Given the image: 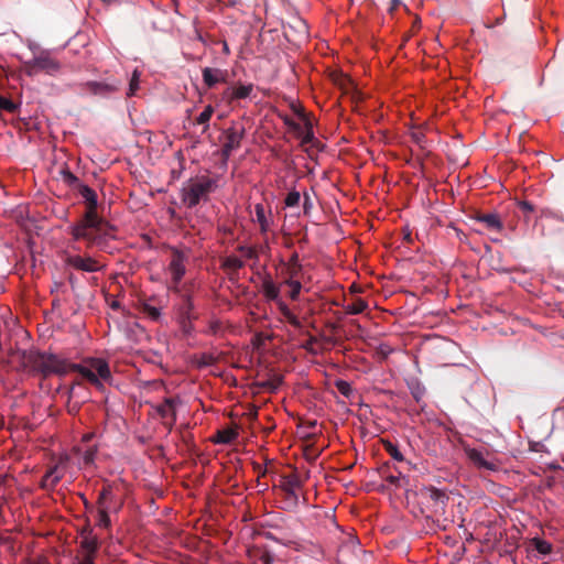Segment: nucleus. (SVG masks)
Returning <instances> with one entry per match:
<instances>
[{
  "label": "nucleus",
  "mask_w": 564,
  "mask_h": 564,
  "mask_svg": "<svg viewBox=\"0 0 564 564\" xmlns=\"http://www.w3.org/2000/svg\"><path fill=\"white\" fill-rule=\"evenodd\" d=\"M85 199L86 212L84 216L70 227V234L75 240H85L87 247L104 249L109 239L115 238L116 228L97 214V194L88 185L83 184L77 188Z\"/></svg>",
  "instance_id": "obj_1"
},
{
  "label": "nucleus",
  "mask_w": 564,
  "mask_h": 564,
  "mask_svg": "<svg viewBox=\"0 0 564 564\" xmlns=\"http://www.w3.org/2000/svg\"><path fill=\"white\" fill-rule=\"evenodd\" d=\"M33 368L41 372L43 377L51 375L64 376L69 371L80 373L93 386H101L97 376L83 365L72 364L55 354L37 352L32 358Z\"/></svg>",
  "instance_id": "obj_2"
},
{
  "label": "nucleus",
  "mask_w": 564,
  "mask_h": 564,
  "mask_svg": "<svg viewBox=\"0 0 564 564\" xmlns=\"http://www.w3.org/2000/svg\"><path fill=\"white\" fill-rule=\"evenodd\" d=\"M217 188V180L207 175L192 177L181 189V199L187 208H194L200 202H207L209 194Z\"/></svg>",
  "instance_id": "obj_3"
},
{
  "label": "nucleus",
  "mask_w": 564,
  "mask_h": 564,
  "mask_svg": "<svg viewBox=\"0 0 564 564\" xmlns=\"http://www.w3.org/2000/svg\"><path fill=\"white\" fill-rule=\"evenodd\" d=\"M416 495L419 496L421 502L425 503L426 507L435 513L443 512L448 502V496L446 491L433 486L421 487Z\"/></svg>",
  "instance_id": "obj_4"
},
{
  "label": "nucleus",
  "mask_w": 564,
  "mask_h": 564,
  "mask_svg": "<svg viewBox=\"0 0 564 564\" xmlns=\"http://www.w3.org/2000/svg\"><path fill=\"white\" fill-rule=\"evenodd\" d=\"M63 262L66 267L87 273H94L105 269V264L100 263L99 260L90 256L64 252Z\"/></svg>",
  "instance_id": "obj_5"
},
{
  "label": "nucleus",
  "mask_w": 564,
  "mask_h": 564,
  "mask_svg": "<svg viewBox=\"0 0 564 564\" xmlns=\"http://www.w3.org/2000/svg\"><path fill=\"white\" fill-rule=\"evenodd\" d=\"M464 453L469 462L480 470L497 471L499 469V463L496 458H488L489 452L473 448L468 445L463 446Z\"/></svg>",
  "instance_id": "obj_6"
},
{
  "label": "nucleus",
  "mask_w": 564,
  "mask_h": 564,
  "mask_svg": "<svg viewBox=\"0 0 564 564\" xmlns=\"http://www.w3.org/2000/svg\"><path fill=\"white\" fill-rule=\"evenodd\" d=\"M25 67L29 75H35L40 72L54 75L59 70L61 65L48 53H41L32 61L26 62Z\"/></svg>",
  "instance_id": "obj_7"
},
{
  "label": "nucleus",
  "mask_w": 564,
  "mask_h": 564,
  "mask_svg": "<svg viewBox=\"0 0 564 564\" xmlns=\"http://www.w3.org/2000/svg\"><path fill=\"white\" fill-rule=\"evenodd\" d=\"M188 259V254L181 249H171V261L169 264V271L172 276V282L176 286L183 279L186 272L185 263Z\"/></svg>",
  "instance_id": "obj_8"
},
{
  "label": "nucleus",
  "mask_w": 564,
  "mask_h": 564,
  "mask_svg": "<svg viewBox=\"0 0 564 564\" xmlns=\"http://www.w3.org/2000/svg\"><path fill=\"white\" fill-rule=\"evenodd\" d=\"M122 83L119 79L104 80V82H87L82 85V91L95 96H109L118 91Z\"/></svg>",
  "instance_id": "obj_9"
},
{
  "label": "nucleus",
  "mask_w": 564,
  "mask_h": 564,
  "mask_svg": "<svg viewBox=\"0 0 564 564\" xmlns=\"http://www.w3.org/2000/svg\"><path fill=\"white\" fill-rule=\"evenodd\" d=\"M359 542L349 538L338 550V557L343 564H355V558L362 553Z\"/></svg>",
  "instance_id": "obj_10"
},
{
  "label": "nucleus",
  "mask_w": 564,
  "mask_h": 564,
  "mask_svg": "<svg viewBox=\"0 0 564 564\" xmlns=\"http://www.w3.org/2000/svg\"><path fill=\"white\" fill-rule=\"evenodd\" d=\"M181 404L180 398H166L161 404L156 406V411L164 420H170L165 424L172 429L176 422V408Z\"/></svg>",
  "instance_id": "obj_11"
},
{
  "label": "nucleus",
  "mask_w": 564,
  "mask_h": 564,
  "mask_svg": "<svg viewBox=\"0 0 564 564\" xmlns=\"http://www.w3.org/2000/svg\"><path fill=\"white\" fill-rule=\"evenodd\" d=\"M88 366L86 368L90 369L98 378L99 382L105 381L109 382L111 380V371L108 362L101 358H89L86 360ZM102 384V383H100ZM97 388H101L102 386H96Z\"/></svg>",
  "instance_id": "obj_12"
},
{
  "label": "nucleus",
  "mask_w": 564,
  "mask_h": 564,
  "mask_svg": "<svg viewBox=\"0 0 564 564\" xmlns=\"http://www.w3.org/2000/svg\"><path fill=\"white\" fill-rule=\"evenodd\" d=\"M243 138V130L238 131L236 128H228L225 131V141L223 143V155L228 158L232 151L240 147Z\"/></svg>",
  "instance_id": "obj_13"
},
{
  "label": "nucleus",
  "mask_w": 564,
  "mask_h": 564,
  "mask_svg": "<svg viewBox=\"0 0 564 564\" xmlns=\"http://www.w3.org/2000/svg\"><path fill=\"white\" fill-rule=\"evenodd\" d=\"M302 487V480L299 475L291 474L284 477V481L282 485V489L286 495V500L290 505L296 506L299 501V496L296 494V489Z\"/></svg>",
  "instance_id": "obj_14"
},
{
  "label": "nucleus",
  "mask_w": 564,
  "mask_h": 564,
  "mask_svg": "<svg viewBox=\"0 0 564 564\" xmlns=\"http://www.w3.org/2000/svg\"><path fill=\"white\" fill-rule=\"evenodd\" d=\"M203 82L208 88H213L219 83H225L227 70L220 68L205 67L202 70Z\"/></svg>",
  "instance_id": "obj_15"
},
{
  "label": "nucleus",
  "mask_w": 564,
  "mask_h": 564,
  "mask_svg": "<svg viewBox=\"0 0 564 564\" xmlns=\"http://www.w3.org/2000/svg\"><path fill=\"white\" fill-rule=\"evenodd\" d=\"M62 478L63 473L59 470L58 466L55 465L45 473L41 480L40 487L47 491L53 490L62 480Z\"/></svg>",
  "instance_id": "obj_16"
},
{
  "label": "nucleus",
  "mask_w": 564,
  "mask_h": 564,
  "mask_svg": "<svg viewBox=\"0 0 564 564\" xmlns=\"http://www.w3.org/2000/svg\"><path fill=\"white\" fill-rule=\"evenodd\" d=\"M243 261L236 256H228L221 262V268L227 272L230 280L238 274V271L243 268Z\"/></svg>",
  "instance_id": "obj_17"
},
{
  "label": "nucleus",
  "mask_w": 564,
  "mask_h": 564,
  "mask_svg": "<svg viewBox=\"0 0 564 564\" xmlns=\"http://www.w3.org/2000/svg\"><path fill=\"white\" fill-rule=\"evenodd\" d=\"M80 546L85 551V555L95 557L99 549V540L97 535L88 532V535H84V539H82Z\"/></svg>",
  "instance_id": "obj_18"
},
{
  "label": "nucleus",
  "mask_w": 564,
  "mask_h": 564,
  "mask_svg": "<svg viewBox=\"0 0 564 564\" xmlns=\"http://www.w3.org/2000/svg\"><path fill=\"white\" fill-rule=\"evenodd\" d=\"M115 499L113 487L109 482H105L102 489L99 491L97 499V508H110V502Z\"/></svg>",
  "instance_id": "obj_19"
},
{
  "label": "nucleus",
  "mask_w": 564,
  "mask_h": 564,
  "mask_svg": "<svg viewBox=\"0 0 564 564\" xmlns=\"http://www.w3.org/2000/svg\"><path fill=\"white\" fill-rule=\"evenodd\" d=\"M262 293L269 301H278L279 299L280 289L269 275L263 279Z\"/></svg>",
  "instance_id": "obj_20"
},
{
  "label": "nucleus",
  "mask_w": 564,
  "mask_h": 564,
  "mask_svg": "<svg viewBox=\"0 0 564 564\" xmlns=\"http://www.w3.org/2000/svg\"><path fill=\"white\" fill-rule=\"evenodd\" d=\"M253 89L252 84L248 85H238L237 87L232 89H228L225 95L231 100V99H245L248 98Z\"/></svg>",
  "instance_id": "obj_21"
},
{
  "label": "nucleus",
  "mask_w": 564,
  "mask_h": 564,
  "mask_svg": "<svg viewBox=\"0 0 564 564\" xmlns=\"http://www.w3.org/2000/svg\"><path fill=\"white\" fill-rule=\"evenodd\" d=\"M476 219L488 229L498 230L502 229V223L497 214H479Z\"/></svg>",
  "instance_id": "obj_22"
},
{
  "label": "nucleus",
  "mask_w": 564,
  "mask_h": 564,
  "mask_svg": "<svg viewBox=\"0 0 564 564\" xmlns=\"http://www.w3.org/2000/svg\"><path fill=\"white\" fill-rule=\"evenodd\" d=\"M182 297H183V303L180 307V311H181V316H182V323L184 325V328H186V321L189 322L192 318H194V316L192 315V312L194 310V304L188 294L185 293L182 295Z\"/></svg>",
  "instance_id": "obj_23"
},
{
  "label": "nucleus",
  "mask_w": 564,
  "mask_h": 564,
  "mask_svg": "<svg viewBox=\"0 0 564 564\" xmlns=\"http://www.w3.org/2000/svg\"><path fill=\"white\" fill-rule=\"evenodd\" d=\"M238 437V431L236 429H224L217 431L214 442L218 444H230Z\"/></svg>",
  "instance_id": "obj_24"
},
{
  "label": "nucleus",
  "mask_w": 564,
  "mask_h": 564,
  "mask_svg": "<svg viewBox=\"0 0 564 564\" xmlns=\"http://www.w3.org/2000/svg\"><path fill=\"white\" fill-rule=\"evenodd\" d=\"M517 207L525 223L530 221L532 215L535 213V206L528 200H517Z\"/></svg>",
  "instance_id": "obj_25"
},
{
  "label": "nucleus",
  "mask_w": 564,
  "mask_h": 564,
  "mask_svg": "<svg viewBox=\"0 0 564 564\" xmlns=\"http://www.w3.org/2000/svg\"><path fill=\"white\" fill-rule=\"evenodd\" d=\"M368 308V303L362 299H357L352 303L345 306L347 314L356 315L360 314Z\"/></svg>",
  "instance_id": "obj_26"
},
{
  "label": "nucleus",
  "mask_w": 564,
  "mask_h": 564,
  "mask_svg": "<svg viewBox=\"0 0 564 564\" xmlns=\"http://www.w3.org/2000/svg\"><path fill=\"white\" fill-rule=\"evenodd\" d=\"M281 384H282V377L278 376V375H274L269 380H265V381H262V382L258 383V386L261 389L267 390L269 392L276 391Z\"/></svg>",
  "instance_id": "obj_27"
},
{
  "label": "nucleus",
  "mask_w": 564,
  "mask_h": 564,
  "mask_svg": "<svg viewBox=\"0 0 564 564\" xmlns=\"http://www.w3.org/2000/svg\"><path fill=\"white\" fill-rule=\"evenodd\" d=\"M140 311L148 317H150L152 321H159L161 317L160 308L151 305L149 302H142L140 304Z\"/></svg>",
  "instance_id": "obj_28"
},
{
  "label": "nucleus",
  "mask_w": 564,
  "mask_h": 564,
  "mask_svg": "<svg viewBox=\"0 0 564 564\" xmlns=\"http://www.w3.org/2000/svg\"><path fill=\"white\" fill-rule=\"evenodd\" d=\"M288 270H289L290 278H297V275L302 271V265L300 263L297 252L292 253V256L289 260V263H288Z\"/></svg>",
  "instance_id": "obj_29"
},
{
  "label": "nucleus",
  "mask_w": 564,
  "mask_h": 564,
  "mask_svg": "<svg viewBox=\"0 0 564 564\" xmlns=\"http://www.w3.org/2000/svg\"><path fill=\"white\" fill-rule=\"evenodd\" d=\"M533 547L542 555H547L552 552V545L545 540L533 538L531 540Z\"/></svg>",
  "instance_id": "obj_30"
},
{
  "label": "nucleus",
  "mask_w": 564,
  "mask_h": 564,
  "mask_svg": "<svg viewBox=\"0 0 564 564\" xmlns=\"http://www.w3.org/2000/svg\"><path fill=\"white\" fill-rule=\"evenodd\" d=\"M382 444H383V447L384 449L387 451V453L395 460L398 462H403L404 460V456L403 454L400 452L399 447L393 444L392 442L390 441H382Z\"/></svg>",
  "instance_id": "obj_31"
},
{
  "label": "nucleus",
  "mask_w": 564,
  "mask_h": 564,
  "mask_svg": "<svg viewBox=\"0 0 564 564\" xmlns=\"http://www.w3.org/2000/svg\"><path fill=\"white\" fill-rule=\"evenodd\" d=\"M62 180L63 182L68 185L69 187H73L77 189L82 183L79 182L78 177L73 174L69 170L65 169L61 171Z\"/></svg>",
  "instance_id": "obj_32"
},
{
  "label": "nucleus",
  "mask_w": 564,
  "mask_h": 564,
  "mask_svg": "<svg viewBox=\"0 0 564 564\" xmlns=\"http://www.w3.org/2000/svg\"><path fill=\"white\" fill-rule=\"evenodd\" d=\"M98 509V520L97 525L104 529H109L111 527V520L108 514L109 508L100 507Z\"/></svg>",
  "instance_id": "obj_33"
},
{
  "label": "nucleus",
  "mask_w": 564,
  "mask_h": 564,
  "mask_svg": "<svg viewBox=\"0 0 564 564\" xmlns=\"http://www.w3.org/2000/svg\"><path fill=\"white\" fill-rule=\"evenodd\" d=\"M257 221L260 225L261 231L265 232L269 229V224L265 217L264 207L261 204H257L254 207Z\"/></svg>",
  "instance_id": "obj_34"
},
{
  "label": "nucleus",
  "mask_w": 564,
  "mask_h": 564,
  "mask_svg": "<svg viewBox=\"0 0 564 564\" xmlns=\"http://www.w3.org/2000/svg\"><path fill=\"white\" fill-rule=\"evenodd\" d=\"M302 145L310 144V143H318V140L315 138L313 128L310 121L305 122V132L302 131Z\"/></svg>",
  "instance_id": "obj_35"
},
{
  "label": "nucleus",
  "mask_w": 564,
  "mask_h": 564,
  "mask_svg": "<svg viewBox=\"0 0 564 564\" xmlns=\"http://www.w3.org/2000/svg\"><path fill=\"white\" fill-rule=\"evenodd\" d=\"M214 113L213 106L208 105L205 107L203 112L196 118L195 122L197 124H205L204 131L208 128V122Z\"/></svg>",
  "instance_id": "obj_36"
},
{
  "label": "nucleus",
  "mask_w": 564,
  "mask_h": 564,
  "mask_svg": "<svg viewBox=\"0 0 564 564\" xmlns=\"http://www.w3.org/2000/svg\"><path fill=\"white\" fill-rule=\"evenodd\" d=\"M286 284L291 288V292H290L291 300H293V301L297 300L301 289H302L301 282L295 280V278H289V280H286Z\"/></svg>",
  "instance_id": "obj_37"
},
{
  "label": "nucleus",
  "mask_w": 564,
  "mask_h": 564,
  "mask_svg": "<svg viewBox=\"0 0 564 564\" xmlns=\"http://www.w3.org/2000/svg\"><path fill=\"white\" fill-rule=\"evenodd\" d=\"M140 83V73L138 69H134L129 83V90L127 93L128 97L134 96L137 90L139 89Z\"/></svg>",
  "instance_id": "obj_38"
},
{
  "label": "nucleus",
  "mask_w": 564,
  "mask_h": 564,
  "mask_svg": "<svg viewBox=\"0 0 564 564\" xmlns=\"http://www.w3.org/2000/svg\"><path fill=\"white\" fill-rule=\"evenodd\" d=\"M335 387L337 388L338 392L346 398H349L354 391L350 383L345 380H337Z\"/></svg>",
  "instance_id": "obj_39"
},
{
  "label": "nucleus",
  "mask_w": 564,
  "mask_h": 564,
  "mask_svg": "<svg viewBox=\"0 0 564 564\" xmlns=\"http://www.w3.org/2000/svg\"><path fill=\"white\" fill-rule=\"evenodd\" d=\"M301 199V194L297 191H291L285 197V206L286 207H295L299 205Z\"/></svg>",
  "instance_id": "obj_40"
},
{
  "label": "nucleus",
  "mask_w": 564,
  "mask_h": 564,
  "mask_svg": "<svg viewBox=\"0 0 564 564\" xmlns=\"http://www.w3.org/2000/svg\"><path fill=\"white\" fill-rule=\"evenodd\" d=\"M18 109V106L10 99L0 95V110H6L10 113H14Z\"/></svg>",
  "instance_id": "obj_41"
},
{
  "label": "nucleus",
  "mask_w": 564,
  "mask_h": 564,
  "mask_svg": "<svg viewBox=\"0 0 564 564\" xmlns=\"http://www.w3.org/2000/svg\"><path fill=\"white\" fill-rule=\"evenodd\" d=\"M97 454V448L95 446H89L83 453V460L86 465L93 464Z\"/></svg>",
  "instance_id": "obj_42"
},
{
  "label": "nucleus",
  "mask_w": 564,
  "mask_h": 564,
  "mask_svg": "<svg viewBox=\"0 0 564 564\" xmlns=\"http://www.w3.org/2000/svg\"><path fill=\"white\" fill-rule=\"evenodd\" d=\"M237 250L248 259H257L258 253L254 248L247 246H238Z\"/></svg>",
  "instance_id": "obj_43"
},
{
  "label": "nucleus",
  "mask_w": 564,
  "mask_h": 564,
  "mask_svg": "<svg viewBox=\"0 0 564 564\" xmlns=\"http://www.w3.org/2000/svg\"><path fill=\"white\" fill-rule=\"evenodd\" d=\"M284 123L294 131L297 135L302 134V126L297 122H295L293 119L285 117Z\"/></svg>",
  "instance_id": "obj_44"
},
{
  "label": "nucleus",
  "mask_w": 564,
  "mask_h": 564,
  "mask_svg": "<svg viewBox=\"0 0 564 564\" xmlns=\"http://www.w3.org/2000/svg\"><path fill=\"white\" fill-rule=\"evenodd\" d=\"M316 337L310 336V338L302 345V347L308 352H315L313 346L316 344Z\"/></svg>",
  "instance_id": "obj_45"
},
{
  "label": "nucleus",
  "mask_w": 564,
  "mask_h": 564,
  "mask_svg": "<svg viewBox=\"0 0 564 564\" xmlns=\"http://www.w3.org/2000/svg\"><path fill=\"white\" fill-rule=\"evenodd\" d=\"M260 561L263 563V564H273L274 563V556L272 553L265 551L261 554L260 556Z\"/></svg>",
  "instance_id": "obj_46"
},
{
  "label": "nucleus",
  "mask_w": 564,
  "mask_h": 564,
  "mask_svg": "<svg viewBox=\"0 0 564 564\" xmlns=\"http://www.w3.org/2000/svg\"><path fill=\"white\" fill-rule=\"evenodd\" d=\"M541 216H551V217H554L555 219L564 223V215L563 214L560 215V214L553 213V212H551L549 209L541 210Z\"/></svg>",
  "instance_id": "obj_47"
},
{
  "label": "nucleus",
  "mask_w": 564,
  "mask_h": 564,
  "mask_svg": "<svg viewBox=\"0 0 564 564\" xmlns=\"http://www.w3.org/2000/svg\"><path fill=\"white\" fill-rule=\"evenodd\" d=\"M313 207V203L310 198V196L307 194L304 195V204H303V208H304V214H308L310 210L312 209Z\"/></svg>",
  "instance_id": "obj_48"
},
{
  "label": "nucleus",
  "mask_w": 564,
  "mask_h": 564,
  "mask_svg": "<svg viewBox=\"0 0 564 564\" xmlns=\"http://www.w3.org/2000/svg\"><path fill=\"white\" fill-rule=\"evenodd\" d=\"M215 358L213 357V355H209V354H204L202 356V365L204 366H210L215 362Z\"/></svg>",
  "instance_id": "obj_49"
},
{
  "label": "nucleus",
  "mask_w": 564,
  "mask_h": 564,
  "mask_svg": "<svg viewBox=\"0 0 564 564\" xmlns=\"http://www.w3.org/2000/svg\"><path fill=\"white\" fill-rule=\"evenodd\" d=\"M67 281L72 288L73 291L76 290L77 288V278L75 276L74 273H69L68 276H67Z\"/></svg>",
  "instance_id": "obj_50"
},
{
  "label": "nucleus",
  "mask_w": 564,
  "mask_h": 564,
  "mask_svg": "<svg viewBox=\"0 0 564 564\" xmlns=\"http://www.w3.org/2000/svg\"><path fill=\"white\" fill-rule=\"evenodd\" d=\"M384 478L389 484H391L393 486H399V481H400L399 476L389 475V476H384Z\"/></svg>",
  "instance_id": "obj_51"
},
{
  "label": "nucleus",
  "mask_w": 564,
  "mask_h": 564,
  "mask_svg": "<svg viewBox=\"0 0 564 564\" xmlns=\"http://www.w3.org/2000/svg\"><path fill=\"white\" fill-rule=\"evenodd\" d=\"M289 323H290L293 327L299 328V329H300V328H302V326H303V325H302V322H301V321L297 318V316H295V315H294V316L289 321Z\"/></svg>",
  "instance_id": "obj_52"
},
{
  "label": "nucleus",
  "mask_w": 564,
  "mask_h": 564,
  "mask_svg": "<svg viewBox=\"0 0 564 564\" xmlns=\"http://www.w3.org/2000/svg\"><path fill=\"white\" fill-rule=\"evenodd\" d=\"M95 557H91L90 555H85L83 560L74 563V564H94Z\"/></svg>",
  "instance_id": "obj_53"
},
{
  "label": "nucleus",
  "mask_w": 564,
  "mask_h": 564,
  "mask_svg": "<svg viewBox=\"0 0 564 564\" xmlns=\"http://www.w3.org/2000/svg\"><path fill=\"white\" fill-rule=\"evenodd\" d=\"M305 456L307 459L314 460L317 458L318 453H314L312 448H307L305 452Z\"/></svg>",
  "instance_id": "obj_54"
},
{
  "label": "nucleus",
  "mask_w": 564,
  "mask_h": 564,
  "mask_svg": "<svg viewBox=\"0 0 564 564\" xmlns=\"http://www.w3.org/2000/svg\"><path fill=\"white\" fill-rule=\"evenodd\" d=\"M543 447H544V445L541 443H533V444H531L530 449L534 451V452H540V451H542Z\"/></svg>",
  "instance_id": "obj_55"
},
{
  "label": "nucleus",
  "mask_w": 564,
  "mask_h": 564,
  "mask_svg": "<svg viewBox=\"0 0 564 564\" xmlns=\"http://www.w3.org/2000/svg\"><path fill=\"white\" fill-rule=\"evenodd\" d=\"M412 138L413 140L417 143V144H421L422 140H423V134L420 133V132H415L412 134Z\"/></svg>",
  "instance_id": "obj_56"
},
{
  "label": "nucleus",
  "mask_w": 564,
  "mask_h": 564,
  "mask_svg": "<svg viewBox=\"0 0 564 564\" xmlns=\"http://www.w3.org/2000/svg\"><path fill=\"white\" fill-rule=\"evenodd\" d=\"M279 308H280V311H281L282 315H285V313L290 311V308L288 307V305H286L285 303H283V302H280V303H279Z\"/></svg>",
  "instance_id": "obj_57"
},
{
  "label": "nucleus",
  "mask_w": 564,
  "mask_h": 564,
  "mask_svg": "<svg viewBox=\"0 0 564 564\" xmlns=\"http://www.w3.org/2000/svg\"><path fill=\"white\" fill-rule=\"evenodd\" d=\"M88 531L89 533H93V529L89 525L83 528V530L80 531L82 539H84V535H88Z\"/></svg>",
  "instance_id": "obj_58"
},
{
  "label": "nucleus",
  "mask_w": 564,
  "mask_h": 564,
  "mask_svg": "<svg viewBox=\"0 0 564 564\" xmlns=\"http://www.w3.org/2000/svg\"><path fill=\"white\" fill-rule=\"evenodd\" d=\"M401 4V0H391V8L390 10L393 11Z\"/></svg>",
  "instance_id": "obj_59"
},
{
  "label": "nucleus",
  "mask_w": 564,
  "mask_h": 564,
  "mask_svg": "<svg viewBox=\"0 0 564 564\" xmlns=\"http://www.w3.org/2000/svg\"><path fill=\"white\" fill-rule=\"evenodd\" d=\"M285 545H293V549L295 551H300L301 550V544L297 543V542H289V543H284Z\"/></svg>",
  "instance_id": "obj_60"
},
{
  "label": "nucleus",
  "mask_w": 564,
  "mask_h": 564,
  "mask_svg": "<svg viewBox=\"0 0 564 564\" xmlns=\"http://www.w3.org/2000/svg\"><path fill=\"white\" fill-rule=\"evenodd\" d=\"M312 148H315L317 151H322L324 145L318 141V143H310Z\"/></svg>",
  "instance_id": "obj_61"
},
{
  "label": "nucleus",
  "mask_w": 564,
  "mask_h": 564,
  "mask_svg": "<svg viewBox=\"0 0 564 564\" xmlns=\"http://www.w3.org/2000/svg\"><path fill=\"white\" fill-rule=\"evenodd\" d=\"M223 52L226 54V55H229L230 54V50H229V46L227 44V42H223Z\"/></svg>",
  "instance_id": "obj_62"
},
{
  "label": "nucleus",
  "mask_w": 564,
  "mask_h": 564,
  "mask_svg": "<svg viewBox=\"0 0 564 564\" xmlns=\"http://www.w3.org/2000/svg\"><path fill=\"white\" fill-rule=\"evenodd\" d=\"M283 316H284V318L289 322V321L294 316V314H293L291 311H289V312H286V313H285V315H283Z\"/></svg>",
  "instance_id": "obj_63"
},
{
  "label": "nucleus",
  "mask_w": 564,
  "mask_h": 564,
  "mask_svg": "<svg viewBox=\"0 0 564 564\" xmlns=\"http://www.w3.org/2000/svg\"><path fill=\"white\" fill-rule=\"evenodd\" d=\"M111 308L113 310H118L120 307V303L118 301H113L111 304H110Z\"/></svg>",
  "instance_id": "obj_64"
}]
</instances>
